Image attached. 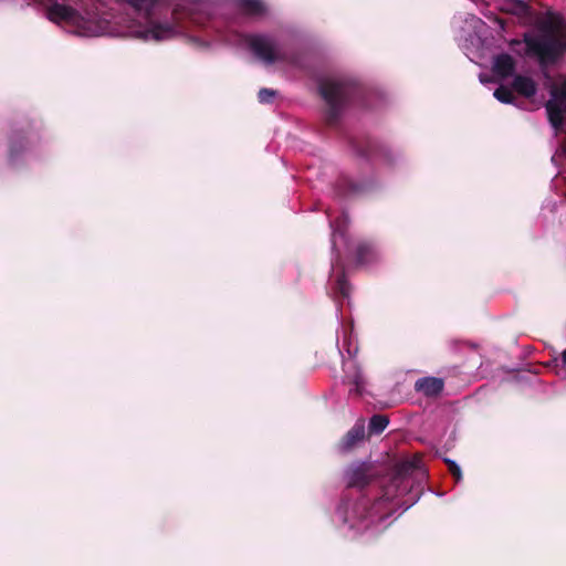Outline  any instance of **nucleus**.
<instances>
[{
    "label": "nucleus",
    "mask_w": 566,
    "mask_h": 566,
    "mask_svg": "<svg viewBox=\"0 0 566 566\" xmlns=\"http://www.w3.org/2000/svg\"><path fill=\"white\" fill-rule=\"evenodd\" d=\"M50 3L48 18L67 32L80 36L129 35L144 41H167L184 33L181 19L201 24L216 7L208 0H105L84 14L59 0Z\"/></svg>",
    "instance_id": "f257e3e1"
},
{
    "label": "nucleus",
    "mask_w": 566,
    "mask_h": 566,
    "mask_svg": "<svg viewBox=\"0 0 566 566\" xmlns=\"http://www.w3.org/2000/svg\"><path fill=\"white\" fill-rule=\"evenodd\" d=\"M217 40L228 45L249 50L265 65L289 61L287 52L276 35L268 33L243 34L234 30L223 32L216 28Z\"/></svg>",
    "instance_id": "20e7f679"
},
{
    "label": "nucleus",
    "mask_w": 566,
    "mask_h": 566,
    "mask_svg": "<svg viewBox=\"0 0 566 566\" xmlns=\"http://www.w3.org/2000/svg\"><path fill=\"white\" fill-rule=\"evenodd\" d=\"M513 87L525 97H533L537 91L534 80L523 75H517L514 77Z\"/></svg>",
    "instance_id": "9b49d317"
},
{
    "label": "nucleus",
    "mask_w": 566,
    "mask_h": 566,
    "mask_svg": "<svg viewBox=\"0 0 566 566\" xmlns=\"http://www.w3.org/2000/svg\"><path fill=\"white\" fill-rule=\"evenodd\" d=\"M377 258V250L370 242H360L356 248V259L360 264H367Z\"/></svg>",
    "instance_id": "f8f14e48"
},
{
    "label": "nucleus",
    "mask_w": 566,
    "mask_h": 566,
    "mask_svg": "<svg viewBox=\"0 0 566 566\" xmlns=\"http://www.w3.org/2000/svg\"><path fill=\"white\" fill-rule=\"evenodd\" d=\"M493 96L501 103L511 104L513 102V95L510 88L500 86L493 93Z\"/></svg>",
    "instance_id": "f3484780"
},
{
    "label": "nucleus",
    "mask_w": 566,
    "mask_h": 566,
    "mask_svg": "<svg viewBox=\"0 0 566 566\" xmlns=\"http://www.w3.org/2000/svg\"><path fill=\"white\" fill-rule=\"evenodd\" d=\"M346 222H347V216H345V214H343L342 219L336 221L335 223L331 222V227L333 229V232H332V248H333V250L336 249L337 237H340V238L345 237V232H344L343 228H344Z\"/></svg>",
    "instance_id": "dca6fc26"
},
{
    "label": "nucleus",
    "mask_w": 566,
    "mask_h": 566,
    "mask_svg": "<svg viewBox=\"0 0 566 566\" xmlns=\"http://www.w3.org/2000/svg\"><path fill=\"white\" fill-rule=\"evenodd\" d=\"M492 70L494 74L505 78L513 74L515 70V62L510 54L502 53L494 57Z\"/></svg>",
    "instance_id": "6e6552de"
},
{
    "label": "nucleus",
    "mask_w": 566,
    "mask_h": 566,
    "mask_svg": "<svg viewBox=\"0 0 566 566\" xmlns=\"http://www.w3.org/2000/svg\"><path fill=\"white\" fill-rule=\"evenodd\" d=\"M415 388L426 396H436L442 391L443 381L437 377H423L416 381Z\"/></svg>",
    "instance_id": "1a4fd4ad"
},
{
    "label": "nucleus",
    "mask_w": 566,
    "mask_h": 566,
    "mask_svg": "<svg viewBox=\"0 0 566 566\" xmlns=\"http://www.w3.org/2000/svg\"><path fill=\"white\" fill-rule=\"evenodd\" d=\"M17 154H18L17 143L14 140H11L10 150H9V159L12 163L15 160Z\"/></svg>",
    "instance_id": "412c9836"
},
{
    "label": "nucleus",
    "mask_w": 566,
    "mask_h": 566,
    "mask_svg": "<svg viewBox=\"0 0 566 566\" xmlns=\"http://www.w3.org/2000/svg\"><path fill=\"white\" fill-rule=\"evenodd\" d=\"M276 92L271 88H262L259 91L258 97L260 103H271L275 97Z\"/></svg>",
    "instance_id": "6ab92c4d"
},
{
    "label": "nucleus",
    "mask_w": 566,
    "mask_h": 566,
    "mask_svg": "<svg viewBox=\"0 0 566 566\" xmlns=\"http://www.w3.org/2000/svg\"><path fill=\"white\" fill-rule=\"evenodd\" d=\"M420 468L418 459L398 463L390 482L382 486L381 495L374 501L361 497L357 501H343L336 510V518L349 531L356 533H379L388 527L389 517L398 507L407 511L420 499V491L415 489L413 473Z\"/></svg>",
    "instance_id": "f03ea898"
},
{
    "label": "nucleus",
    "mask_w": 566,
    "mask_h": 566,
    "mask_svg": "<svg viewBox=\"0 0 566 566\" xmlns=\"http://www.w3.org/2000/svg\"><path fill=\"white\" fill-rule=\"evenodd\" d=\"M235 4L250 15H259L265 11V6L261 0H235Z\"/></svg>",
    "instance_id": "ddd939ff"
},
{
    "label": "nucleus",
    "mask_w": 566,
    "mask_h": 566,
    "mask_svg": "<svg viewBox=\"0 0 566 566\" xmlns=\"http://www.w3.org/2000/svg\"><path fill=\"white\" fill-rule=\"evenodd\" d=\"M510 45L516 54L536 59L541 66L552 65L566 52V19L551 14L536 32H525L523 40H512Z\"/></svg>",
    "instance_id": "7ed1b4c3"
},
{
    "label": "nucleus",
    "mask_w": 566,
    "mask_h": 566,
    "mask_svg": "<svg viewBox=\"0 0 566 566\" xmlns=\"http://www.w3.org/2000/svg\"><path fill=\"white\" fill-rule=\"evenodd\" d=\"M389 424V419L382 415H374L368 424V431L370 434H380Z\"/></svg>",
    "instance_id": "2eb2a0df"
},
{
    "label": "nucleus",
    "mask_w": 566,
    "mask_h": 566,
    "mask_svg": "<svg viewBox=\"0 0 566 566\" xmlns=\"http://www.w3.org/2000/svg\"><path fill=\"white\" fill-rule=\"evenodd\" d=\"M563 364L566 365V349L562 353Z\"/></svg>",
    "instance_id": "b1692460"
},
{
    "label": "nucleus",
    "mask_w": 566,
    "mask_h": 566,
    "mask_svg": "<svg viewBox=\"0 0 566 566\" xmlns=\"http://www.w3.org/2000/svg\"><path fill=\"white\" fill-rule=\"evenodd\" d=\"M336 289L343 297H347L349 295V284L344 275L337 277Z\"/></svg>",
    "instance_id": "a211bd4d"
},
{
    "label": "nucleus",
    "mask_w": 566,
    "mask_h": 566,
    "mask_svg": "<svg viewBox=\"0 0 566 566\" xmlns=\"http://www.w3.org/2000/svg\"><path fill=\"white\" fill-rule=\"evenodd\" d=\"M365 438V423L364 420H358L354 427L347 432L344 439L340 442V448L343 450H349L357 442L364 440Z\"/></svg>",
    "instance_id": "9d476101"
},
{
    "label": "nucleus",
    "mask_w": 566,
    "mask_h": 566,
    "mask_svg": "<svg viewBox=\"0 0 566 566\" xmlns=\"http://www.w3.org/2000/svg\"><path fill=\"white\" fill-rule=\"evenodd\" d=\"M195 42H196L199 46L205 48V49H207V48H209V46H210L209 42H207V41H202V40H199V39H195Z\"/></svg>",
    "instance_id": "4be33fe9"
},
{
    "label": "nucleus",
    "mask_w": 566,
    "mask_h": 566,
    "mask_svg": "<svg viewBox=\"0 0 566 566\" xmlns=\"http://www.w3.org/2000/svg\"><path fill=\"white\" fill-rule=\"evenodd\" d=\"M489 81L490 80L486 76H484L483 74H480V82L481 83H488Z\"/></svg>",
    "instance_id": "5701e85b"
},
{
    "label": "nucleus",
    "mask_w": 566,
    "mask_h": 566,
    "mask_svg": "<svg viewBox=\"0 0 566 566\" xmlns=\"http://www.w3.org/2000/svg\"><path fill=\"white\" fill-rule=\"evenodd\" d=\"M444 461L448 464L452 475L457 479V481H460L462 479V472L458 463L451 459H446Z\"/></svg>",
    "instance_id": "aec40b11"
},
{
    "label": "nucleus",
    "mask_w": 566,
    "mask_h": 566,
    "mask_svg": "<svg viewBox=\"0 0 566 566\" xmlns=\"http://www.w3.org/2000/svg\"><path fill=\"white\" fill-rule=\"evenodd\" d=\"M377 468L371 462H354L345 470V479L349 486L363 488L376 476Z\"/></svg>",
    "instance_id": "0eeeda50"
},
{
    "label": "nucleus",
    "mask_w": 566,
    "mask_h": 566,
    "mask_svg": "<svg viewBox=\"0 0 566 566\" xmlns=\"http://www.w3.org/2000/svg\"><path fill=\"white\" fill-rule=\"evenodd\" d=\"M545 109L548 122L557 135L566 118V77L559 85L549 87V98L545 103Z\"/></svg>",
    "instance_id": "423d86ee"
},
{
    "label": "nucleus",
    "mask_w": 566,
    "mask_h": 566,
    "mask_svg": "<svg viewBox=\"0 0 566 566\" xmlns=\"http://www.w3.org/2000/svg\"><path fill=\"white\" fill-rule=\"evenodd\" d=\"M318 90L326 104V120L334 125L340 118L344 107L355 96L357 86L349 77L328 75L319 81Z\"/></svg>",
    "instance_id": "39448f33"
},
{
    "label": "nucleus",
    "mask_w": 566,
    "mask_h": 566,
    "mask_svg": "<svg viewBox=\"0 0 566 566\" xmlns=\"http://www.w3.org/2000/svg\"><path fill=\"white\" fill-rule=\"evenodd\" d=\"M350 365H354V361L345 363L344 368L347 369ZM345 378L354 385V390L357 394H361L365 384L361 371L357 368L354 374H349L347 370H345Z\"/></svg>",
    "instance_id": "4468645a"
}]
</instances>
